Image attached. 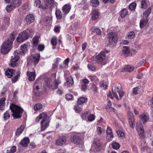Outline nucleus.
I'll return each instance as SVG.
<instances>
[{"label": "nucleus", "mask_w": 153, "mask_h": 153, "mask_svg": "<svg viewBox=\"0 0 153 153\" xmlns=\"http://www.w3.org/2000/svg\"><path fill=\"white\" fill-rule=\"evenodd\" d=\"M27 50V45L23 44L21 46L19 51H15L12 56V59L9 64L10 66L13 67L16 66L18 60L22 56L25 55Z\"/></svg>", "instance_id": "nucleus-1"}, {"label": "nucleus", "mask_w": 153, "mask_h": 153, "mask_svg": "<svg viewBox=\"0 0 153 153\" xmlns=\"http://www.w3.org/2000/svg\"><path fill=\"white\" fill-rule=\"evenodd\" d=\"M149 104L150 106L153 108V97L149 100Z\"/></svg>", "instance_id": "nucleus-64"}, {"label": "nucleus", "mask_w": 153, "mask_h": 153, "mask_svg": "<svg viewBox=\"0 0 153 153\" xmlns=\"http://www.w3.org/2000/svg\"><path fill=\"white\" fill-rule=\"evenodd\" d=\"M128 13V12L127 9L126 8H124L120 11V16L122 18H123L126 16L127 15Z\"/></svg>", "instance_id": "nucleus-27"}, {"label": "nucleus", "mask_w": 153, "mask_h": 153, "mask_svg": "<svg viewBox=\"0 0 153 153\" xmlns=\"http://www.w3.org/2000/svg\"><path fill=\"white\" fill-rule=\"evenodd\" d=\"M16 150V146H13L9 150H7V153H14Z\"/></svg>", "instance_id": "nucleus-49"}, {"label": "nucleus", "mask_w": 153, "mask_h": 153, "mask_svg": "<svg viewBox=\"0 0 153 153\" xmlns=\"http://www.w3.org/2000/svg\"><path fill=\"white\" fill-rule=\"evenodd\" d=\"M91 89L93 91V92L94 93H95L97 92V88L95 85H92V87Z\"/></svg>", "instance_id": "nucleus-63"}, {"label": "nucleus", "mask_w": 153, "mask_h": 153, "mask_svg": "<svg viewBox=\"0 0 153 153\" xmlns=\"http://www.w3.org/2000/svg\"><path fill=\"white\" fill-rule=\"evenodd\" d=\"M34 32L31 29H27L20 33L16 38L18 42H22L27 39L29 37L33 35Z\"/></svg>", "instance_id": "nucleus-2"}, {"label": "nucleus", "mask_w": 153, "mask_h": 153, "mask_svg": "<svg viewBox=\"0 0 153 153\" xmlns=\"http://www.w3.org/2000/svg\"><path fill=\"white\" fill-rule=\"evenodd\" d=\"M87 99L84 97H80L77 100V103L79 105H81L87 101Z\"/></svg>", "instance_id": "nucleus-35"}, {"label": "nucleus", "mask_w": 153, "mask_h": 153, "mask_svg": "<svg viewBox=\"0 0 153 153\" xmlns=\"http://www.w3.org/2000/svg\"><path fill=\"white\" fill-rule=\"evenodd\" d=\"M140 121L143 123L146 122L149 119V117L147 114L143 113L139 116Z\"/></svg>", "instance_id": "nucleus-15"}, {"label": "nucleus", "mask_w": 153, "mask_h": 153, "mask_svg": "<svg viewBox=\"0 0 153 153\" xmlns=\"http://www.w3.org/2000/svg\"><path fill=\"white\" fill-rule=\"evenodd\" d=\"M3 117L5 120L8 119L10 117V114L6 112L4 114Z\"/></svg>", "instance_id": "nucleus-59"}, {"label": "nucleus", "mask_w": 153, "mask_h": 153, "mask_svg": "<svg viewBox=\"0 0 153 153\" xmlns=\"http://www.w3.org/2000/svg\"><path fill=\"white\" fill-rule=\"evenodd\" d=\"M127 115L130 127L131 128H133L135 126V121L133 114L130 111H129L127 112Z\"/></svg>", "instance_id": "nucleus-8"}, {"label": "nucleus", "mask_w": 153, "mask_h": 153, "mask_svg": "<svg viewBox=\"0 0 153 153\" xmlns=\"http://www.w3.org/2000/svg\"><path fill=\"white\" fill-rule=\"evenodd\" d=\"M12 1L13 3L12 4L15 7H19L22 3L21 0H13Z\"/></svg>", "instance_id": "nucleus-36"}, {"label": "nucleus", "mask_w": 153, "mask_h": 153, "mask_svg": "<svg viewBox=\"0 0 153 153\" xmlns=\"http://www.w3.org/2000/svg\"><path fill=\"white\" fill-rule=\"evenodd\" d=\"M34 55L30 56L27 59V63L31 65L34 64Z\"/></svg>", "instance_id": "nucleus-45"}, {"label": "nucleus", "mask_w": 153, "mask_h": 153, "mask_svg": "<svg viewBox=\"0 0 153 153\" xmlns=\"http://www.w3.org/2000/svg\"><path fill=\"white\" fill-rule=\"evenodd\" d=\"M15 7L13 4H11L10 5H8L6 7V10L8 13L10 12L13 8Z\"/></svg>", "instance_id": "nucleus-43"}, {"label": "nucleus", "mask_w": 153, "mask_h": 153, "mask_svg": "<svg viewBox=\"0 0 153 153\" xmlns=\"http://www.w3.org/2000/svg\"><path fill=\"white\" fill-rule=\"evenodd\" d=\"M51 43L53 46H56L57 44V38L56 36L52 37L51 40Z\"/></svg>", "instance_id": "nucleus-46"}, {"label": "nucleus", "mask_w": 153, "mask_h": 153, "mask_svg": "<svg viewBox=\"0 0 153 153\" xmlns=\"http://www.w3.org/2000/svg\"><path fill=\"white\" fill-rule=\"evenodd\" d=\"M10 108L13 112L12 115L14 119L21 117L23 110L21 108L12 104L10 105Z\"/></svg>", "instance_id": "nucleus-3"}, {"label": "nucleus", "mask_w": 153, "mask_h": 153, "mask_svg": "<svg viewBox=\"0 0 153 153\" xmlns=\"http://www.w3.org/2000/svg\"><path fill=\"white\" fill-rule=\"evenodd\" d=\"M26 74L28 77V79L30 81H33L35 79L36 76L35 72L28 71L27 72Z\"/></svg>", "instance_id": "nucleus-14"}, {"label": "nucleus", "mask_w": 153, "mask_h": 153, "mask_svg": "<svg viewBox=\"0 0 153 153\" xmlns=\"http://www.w3.org/2000/svg\"><path fill=\"white\" fill-rule=\"evenodd\" d=\"M99 12L96 10H93L92 13V19L93 20H95L99 16Z\"/></svg>", "instance_id": "nucleus-32"}, {"label": "nucleus", "mask_w": 153, "mask_h": 153, "mask_svg": "<svg viewBox=\"0 0 153 153\" xmlns=\"http://www.w3.org/2000/svg\"><path fill=\"white\" fill-rule=\"evenodd\" d=\"M43 106L41 103H38L35 105L34 109L35 111L39 110L42 108Z\"/></svg>", "instance_id": "nucleus-42"}, {"label": "nucleus", "mask_w": 153, "mask_h": 153, "mask_svg": "<svg viewBox=\"0 0 153 153\" xmlns=\"http://www.w3.org/2000/svg\"><path fill=\"white\" fill-rule=\"evenodd\" d=\"M108 43L111 46L116 45L118 40L117 34L113 32H109L107 35Z\"/></svg>", "instance_id": "nucleus-6"}, {"label": "nucleus", "mask_w": 153, "mask_h": 153, "mask_svg": "<svg viewBox=\"0 0 153 153\" xmlns=\"http://www.w3.org/2000/svg\"><path fill=\"white\" fill-rule=\"evenodd\" d=\"M71 9V7L68 4H66L64 5L62 8V10L64 16L65 15L68 13Z\"/></svg>", "instance_id": "nucleus-16"}, {"label": "nucleus", "mask_w": 153, "mask_h": 153, "mask_svg": "<svg viewBox=\"0 0 153 153\" xmlns=\"http://www.w3.org/2000/svg\"><path fill=\"white\" fill-rule=\"evenodd\" d=\"M108 52L106 49L102 51L99 54L96 56L95 61L98 63L104 65L106 64L105 53H108Z\"/></svg>", "instance_id": "nucleus-4"}, {"label": "nucleus", "mask_w": 153, "mask_h": 153, "mask_svg": "<svg viewBox=\"0 0 153 153\" xmlns=\"http://www.w3.org/2000/svg\"><path fill=\"white\" fill-rule=\"evenodd\" d=\"M73 96L72 95L68 94H67L65 96V98L68 100H70L72 98Z\"/></svg>", "instance_id": "nucleus-60"}, {"label": "nucleus", "mask_w": 153, "mask_h": 153, "mask_svg": "<svg viewBox=\"0 0 153 153\" xmlns=\"http://www.w3.org/2000/svg\"><path fill=\"white\" fill-rule=\"evenodd\" d=\"M95 119V117L93 114L89 115L88 117V120L89 121L91 122L93 121Z\"/></svg>", "instance_id": "nucleus-55"}, {"label": "nucleus", "mask_w": 153, "mask_h": 153, "mask_svg": "<svg viewBox=\"0 0 153 153\" xmlns=\"http://www.w3.org/2000/svg\"><path fill=\"white\" fill-rule=\"evenodd\" d=\"M107 138L109 141H111L113 138V135L111 128L107 126L106 130Z\"/></svg>", "instance_id": "nucleus-13"}, {"label": "nucleus", "mask_w": 153, "mask_h": 153, "mask_svg": "<svg viewBox=\"0 0 153 153\" xmlns=\"http://www.w3.org/2000/svg\"><path fill=\"white\" fill-rule=\"evenodd\" d=\"M61 27L59 26H56L54 27V31L58 33L59 32Z\"/></svg>", "instance_id": "nucleus-61"}, {"label": "nucleus", "mask_w": 153, "mask_h": 153, "mask_svg": "<svg viewBox=\"0 0 153 153\" xmlns=\"http://www.w3.org/2000/svg\"><path fill=\"white\" fill-rule=\"evenodd\" d=\"M71 141L74 143L78 144L80 141V137L78 135H74L71 137Z\"/></svg>", "instance_id": "nucleus-17"}, {"label": "nucleus", "mask_w": 153, "mask_h": 153, "mask_svg": "<svg viewBox=\"0 0 153 153\" xmlns=\"http://www.w3.org/2000/svg\"><path fill=\"white\" fill-rule=\"evenodd\" d=\"M136 128L140 136L143 137L144 134V131L142 124L140 123H137Z\"/></svg>", "instance_id": "nucleus-10"}, {"label": "nucleus", "mask_w": 153, "mask_h": 153, "mask_svg": "<svg viewBox=\"0 0 153 153\" xmlns=\"http://www.w3.org/2000/svg\"><path fill=\"white\" fill-rule=\"evenodd\" d=\"M112 147L114 149H117L120 147V146L119 143L117 142H114L112 144Z\"/></svg>", "instance_id": "nucleus-50"}, {"label": "nucleus", "mask_w": 153, "mask_h": 153, "mask_svg": "<svg viewBox=\"0 0 153 153\" xmlns=\"http://www.w3.org/2000/svg\"><path fill=\"white\" fill-rule=\"evenodd\" d=\"M134 69V66L131 65H125L124 68H122L121 71L122 72H124L126 71L130 72L132 71Z\"/></svg>", "instance_id": "nucleus-18"}, {"label": "nucleus", "mask_w": 153, "mask_h": 153, "mask_svg": "<svg viewBox=\"0 0 153 153\" xmlns=\"http://www.w3.org/2000/svg\"><path fill=\"white\" fill-rule=\"evenodd\" d=\"M138 89V87H136L133 88L132 90V94L134 95L137 94V91Z\"/></svg>", "instance_id": "nucleus-57"}, {"label": "nucleus", "mask_w": 153, "mask_h": 153, "mask_svg": "<svg viewBox=\"0 0 153 153\" xmlns=\"http://www.w3.org/2000/svg\"><path fill=\"white\" fill-rule=\"evenodd\" d=\"M30 142L29 138L25 137L23 138L20 142V144L24 147H26L28 144Z\"/></svg>", "instance_id": "nucleus-20"}, {"label": "nucleus", "mask_w": 153, "mask_h": 153, "mask_svg": "<svg viewBox=\"0 0 153 153\" xmlns=\"http://www.w3.org/2000/svg\"><path fill=\"white\" fill-rule=\"evenodd\" d=\"M41 85V82H39V80H36L35 83H34L33 88L35 90V91L36 92L39 89V87Z\"/></svg>", "instance_id": "nucleus-31"}, {"label": "nucleus", "mask_w": 153, "mask_h": 153, "mask_svg": "<svg viewBox=\"0 0 153 153\" xmlns=\"http://www.w3.org/2000/svg\"><path fill=\"white\" fill-rule=\"evenodd\" d=\"M45 5L48 7H51L54 5V0H44Z\"/></svg>", "instance_id": "nucleus-25"}, {"label": "nucleus", "mask_w": 153, "mask_h": 153, "mask_svg": "<svg viewBox=\"0 0 153 153\" xmlns=\"http://www.w3.org/2000/svg\"><path fill=\"white\" fill-rule=\"evenodd\" d=\"M75 111L76 113H81L82 111V108L80 107L78 105H76L74 107Z\"/></svg>", "instance_id": "nucleus-44"}, {"label": "nucleus", "mask_w": 153, "mask_h": 153, "mask_svg": "<svg viewBox=\"0 0 153 153\" xmlns=\"http://www.w3.org/2000/svg\"><path fill=\"white\" fill-rule=\"evenodd\" d=\"M148 21V19H142L141 20L140 24V28H142L144 27L147 23Z\"/></svg>", "instance_id": "nucleus-29"}, {"label": "nucleus", "mask_w": 153, "mask_h": 153, "mask_svg": "<svg viewBox=\"0 0 153 153\" xmlns=\"http://www.w3.org/2000/svg\"><path fill=\"white\" fill-rule=\"evenodd\" d=\"M35 3L36 4V6H38L39 8H41L44 10L46 9H47V8L48 7L46 6H45L43 5H41L40 4V2L39 1H36Z\"/></svg>", "instance_id": "nucleus-47"}, {"label": "nucleus", "mask_w": 153, "mask_h": 153, "mask_svg": "<svg viewBox=\"0 0 153 153\" xmlns=\"http://www.w3.org/2000/svg\"><path fill=\"white\" fill-rule=\"evenodd\" d=\"M47 116V114L46 112H43L36 117V121L37 122H39L41 119H44L46 118Z\"/></svg>", "instance_id": "nucleus-23"}, {"label": "nucleus", "mask_w": 153, "mask_h": 153, "mask_svg": "<svg viewBox=\"0 0 153 153\" xmlns=\"http://www.w3.org/2000/svg\"><path fill=\"white\" fill-rule=\"evenodd\" d=\"M15 72V71L14 70L8 68L5 72V74L7 77L10 78L13 76V74Z\"/></svg>", "instance_id": "nucleus-22"}, {"label": "nucleus", "mask_w": 153, "mask_h": 153, "mask_svg": "<svg viewBox=\"0 0 153 153\" xmlns=\"http://www.w3.org/2000/svg\"><path fill=\"white\" fill-rule=\"evenodd\" d=\"M16 36V33L15 32H13L10 35L9 38L7 40L8 42H10L12 44L14 39L15 38Z\"/></svg>", "instance_id": "nucleus-28"}, {"label": "nucleus", "mask_w": 153, "mask_h": 153, "mask_svg": "<svg viewBox=\"0 0 153 153\" xmlns=\"http://www.w3.org/2000/svg\"><path fill=\"white\" fill-rule=\"evenodd\" d=\"M67 141V137L64 136H59L56 141V144L57 145L62 146L65 144Z\"/></svg>", "instance_id": "nucleus-9"}, {"label": "nucleus", "mask_w": 153, "mask_h": 153, "mask_svg": "<svg viewBox=\"0 0 153 153\" xmlns=\"http://www.w3.org/2000/svg\"><path fill=\"white\" fill-rule=\"evenodd\" d=\"M48 116H47L46 117V118L42 120L41 122V131H44L49 126V123L48 122H46V121L48 120Z\"/></svg>", "instance_id": "nucleus-11"}, {"label": "nucleus", "mask_w": 153, "mask_h": 153, "mask_svg": "<svg viewBox=\"0 0 153 153\" xmlns=\"http://www.w3.org/2000/svg\"><path fill=\"white\" fill-rule=\"evenodd\" d=\"M96 131L97 134L99 135H100L103 132L102 128L100 127L97 128Z\"/></svg>", "instance_id": "nucleus-53"}, {"label": "nucleus", "mask_w": 153, "mask_h": 153, "mask_svg": "<svg viewBox=\"0 0 153 153\" xmlns=\"http://www.w3.org/2000/svg\"><path fill=\"white\" fill-rule=\"evenodd\" d=\"M25 20L28 24L32 23L34 21V18L33 16L30 14L27 15L25 18Z\"/></svg>", "instance_id": "nucleus-19"}, {"label": "nucleus", "mask_w": 153, "mask_h": 153, "mask_svg": "<svg viewBox=\"0 0 153 153\" xmlns=\"http://www.w3.org/2000/svg\"><path fill=\"white\" fill-rule=\"evenodd\" d=\"M39 36H35L32 39L33 45L34 47H36L38 45L39 41Z\"/></svg>", "instance_id": "nucleus-26"}, {"label": "nucleus", "mask_w": 153, "mask_h": 153, "mask_svg": "<svg viewBox=\"0 0 153 153\" xmlns=\"http://www.w3.org/2000/svg\"><path fill=\"white\" fill-rule=\"evenodd\" d=\"M88 67L92 71H95L96 70V68L94 66L90 64L88 65Z\"/></svg>", "instance_id": "nucleus-58"}, {"label": "nucleus", "mask_w": 153, "mask_h": 153, "mask_svg": "<svg viewBox=\"0 0 153 153\" xmlns=\"http://www.w3.org/2000/svg\"><path fill=\"white\" fill-rule=\"evenodd\" d=\"M101 144L100 142V140H98L94 143L93 146V148L94 149V151L95 152H97L100 151L101 148Z\"/></svg>", "instance_id": "nucleus-12"}, {"label": "nucleus", "mask_w": 153, "mask_h": 153, "mask_svg": "<svg viewBox=\"0 0 153 153\" xmlns=\"http://www.w3.org/2000/svg\"><path fill=\"white\" fill-rule=\"evenodd\" d=\"M40 55L39 54H36L34 55V64L36 65L37 64L39 60Z\"/></svg>", "instance_id": "nucleus-37"}, {"label": "nucleus", "mask_w": 153, "mask_h": 153, "mask_svg": "<svg viewBox=\"0 0 153 153\" xmlns=\"http://www.w3.org/2000/svg\"><path fill=\"white\" fill-rule=\"evenodd\" d=\"M91 30L92 32H95L97 34L99 35H100L101 34V31L99 28L93 27L91 28Z\"/></svg>", "instance_id": "nucleus-38"}, {"label": "nucleus", "mask_w": 153, "mask_h": 153, "mask_svg": "<svg viewBox=\"0 0 153 153\" xmlns=\"http://www.w3.org/2000/svg\"><path fill=\"white\" fill-rule=\"evenodd\" d=\"M55 14L56 18L58 19H61L62 17V14L61 11L58 9L56 10Z\"/></svg>", "instance_id": "nucleus-30"}, {"label": "nucleus", "mask_w": 153, "mask_h": 153, "mask_svg": "<svg viewBox=\"0 0 153 153\" xmlns=\"http://www.w3.org/2000/svg\"><path fill=\"white\" fill-rule=\"evenodd\" d=\"M117 133L119 137H123L124 136V133L121 131H118Z\"/></svg>", "instance_id": "nucleus-62"}, {"label": "nucleus", "mask_w": 153, "mask_h": 153, "mask_svg": "<svg viewBox=\"0 0 153 153\" xmlns=\"http://www.w3.org/2000/svg\"><path fill=\"white\" fill-rule=\"evenodd\" d=\"M74 84V81L72 77L69 76L66 79V82L65 83V85L68 87L72 86Z\"/></svg>", "instance_id": "nucleus-24"}, {"label": "nucleus", "mask_w": 153, "mask_h": 153, "mask_svg": "<svg viewBox=\"0 0 153 153\" xmlns=\"http://www.w3.org/2000/svg\"><path fill=\"white\" fill-rule=\"evenodd\" d=\"M45 46L43 45H39L38 47V48L39 51H42L45 48Z\"/></svg>", "instance_id": "nucleus-56"}, {"label": "nucleus", "mask_w": 153, "mask_h": 153, "mask_svg": "<svg viewBox=\"0 0 153 153\" xmlns=\"http://www.w3.org/2000/svg\"><path fill=\"white\" fill-rule=\"evenodd\" d=\"M24 129V126L22 125L21 126L18 128L16 132V134L17 136H19L23 132Z\"/></svg>", "instance_id": "nucleus-34"}, {"label": "nucleus", "mask_w": 153, "mask_h": 153, "mask_svg": "<svg viewBox=\"0 0 153 153\" xmlns=\"http://www.w3.org/2000/svg\"><path fill=\"white\" fill-rule=\"evenodd\" d=\"M136 6V3L134 2H132L129 5V8L130 10H134L135 9Z\"/></svg>", "instance_id": "nucleus-52"}, {"label": "nucleus", "mask_w": 153, "mask_h": 153, "mask_svg": "<svg viewBox=\"0 0 153 153\" xmlns=\"http://www.w3.org/2000/svg\"><path fill=\"white\" fill-rule=\"evenodd\" d=\"M135 35V33L134 32H130L128 33L127 35V38L128 39H132L134 37Z\"/></svg>", "instance_id": "nucleus-41"}, {"label": "nucleus", "mask_w": 153, "mask_h": 153, "mask_svg": "<svg viewBox=\"0 0 153 153\" xmlns=\"http://www.w3.org/2000/svg\"><path fill=\"white\" fill-rule=\"evenodd\" d=\"M117 92H118L120 95V98L121 99L123 96L124 92L122 90H119V87L117 86H115L114 89H112V95L116 97L117 100H119V97L117 96Z\"/></svg>", "instance_id": "nucleus-7"}, {"label": "nucleus", "mask_w": 153, "mask_h": 153, "mask_svg": "<svg viewBox=\"0 0 153 153\" xmlns=\"http://www.w3.org/2000/svg\"><path fill=\"white\" fill-rule=\"evenodd\" d=\"M20 76L19 74H17V75L15 76L13 78H12L11 80L12 81V83H14L16 82L18 78V77Z\"/></svg>", "instance_id": "nucleus-54"}, {"label": "nucleus", "mask_w": 153, "mask_h": 153, "mask_svg": "<svg viewBox=\"0 0 153 153\" xmlns=\"http://www.w3.org/2000/svg\"><path fill=\"white\" fill-rule=\"evenodd\" d=\"M148 5L145 0H142L141 1V8L146 9Z\"/></svg>", "instance_id": "nucleus-51"}, {"label": "nucleus", "mask_w": 153, "mask_h": 153, "mask_svg": "<svg viewBox=\"0 0 153 153\" xmlns=\"http://www.w3.org/2000/svg\"><path fill=\"white\" fill-rule=\"evenodd\" d=\"M12 44L7 41H4L1 45L0 48V53L3 54H6L11 50Z\"/></svg>", "instance_id": "nucleus-5"}, {"label": "nucleus", "mask_w": 153, "mask_h": 153, "mask_svg": "<svg viewBox=\"0 0 153 153\" xmlns=\"http://www.w3.org/2000/svg\"><path fill=\"white\" fill-rule=\"evenodd\" d=\"M61 81L59 79H55L51 85V88L53 90L56 89L58 86L59 85Z\"/></svg>", "instance_id": "nucleus-21"}, {"label": "nucleus", "mask_w": 153, "mask_h": 153, "mask_svg": "<svg viewBox=\"0 0 153 153\" xmlns=\"http://www.w3.org/2000/svg\"><path fill=\"white\" fill-rule=\"evenodd\" d=\"M122 53L125 55L127 56L129 53V48L126 46H123L122 50Z\"/></svg>", "instance_id": "nucleus-33"}, {"label": "nucleus", "mask_w": 153, "mask_h": 153, "mask_svg": "<svg viewBox=\"0 0 153 153\" xmlns=\"http://www.w3.org/2000/svg\"><path fill=\"white\" fill-rule=\"evenodd\" d=\"M6 99L4 97H2L0 99V109L2 110L4 107Z\"/></svg>", "instance_id": "nucleus-40"}, {"label": "nucleus", "mask_w": 153, "mask_h": 153, "mask_svg": "<svg viewBox=\"0 0 153 153\" xmlns=\"http://www.w3.org/2000/svg\"><path fill=\"white\" fill-rule=\"evenodd\" d=\"M152 9L151 7L148 8L147 10H146L143 13V15L146 17H148L151 12Z\"/></svg>", "instance_id": "nucleus-39"}, {"label": "nucleus", "mask_w": 153, "mask_h": 153, "mask_svg": "<svg viewBox=\"0 0 153 153\" xmlns=\"http://www.w3.org/2000/svg\"><path fill=\"white\" fill-rule=\"evenodd\" d=\"M99 4V2L97 0H92L91 2V5L93 7L98 6Z\"/></svg>", "instance_id": "nucleus-48"}]
</instances>
